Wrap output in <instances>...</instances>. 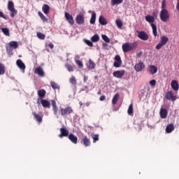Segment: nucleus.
<instances>
[{"instance_id":"nucleus-1","label":"nucleus","mask_w":179,"mask_h":179,"mask_svg":"<svg viewBox=\"0 0 179 179\" xmlns=\"http://www.w3.org/2000/svg\"><path fill=\"white\" fill-rule=\"evenodd\" d=\"M159 17L162 22H164L166 23L170 20V13H169L167 9H163L160 11Z\"/></svg>"},{"instance_id":"nucleus-2","label":"nucleus","mask_w":179,"mask_h":179,"mask_svg":"<svg viewBox=\"0 0 179 179\" xmlns=\"http://www.w3.org/2000/svg\"><path fill=\"white\" fill-rule=\"evenodd\" d=\"M59 113L62 117H66L67 115H71V114L73 113V109L71 106L60 108Z\"/></svg>"},{"instance_id":"nucleus-3","label":"nucleus","mask_w":179,"mask_h":179,"mask_svg":"<svg viewBox=\"0 0 179 179\" xmlns=\"http://www.w3.org/2000/svg\"><path fill=\"white\" fill-rule=\"evenodd\" d=\"M123 52H129V51H132L135 50V44L130 43H123L122 45Z\"/></svg>"},{"instance_id":"nucleus-4","label":"nucleus","mask_w":179,"mask_h":179,"mask_svg":"<svg viewBox=\"0 0 179 179\" xmlns=\"http://www.w3.org/2000/svg\"><path fill=\"white\" fill-rule=\"evenodd\" d=\"M8 9L11 12L10 14V17H15V15L17 13V11L15 9V3H13V1H8Z\"/></svg>"},{"instance_id":"nucleus-5","label":"nucleus","mask_w":179,"mask_h":179,"mask_svg":"<svg viewBox=\"0 0 179 179\" xmlns=\"http://www.w3.org/2000/svg\"><path fill=\"white\" fill-rule=\"evenodd\" d=\"M169 43V38L166 36H163L161 37V40L159 41V43L156 45V50H160L163 45H166Z\"/></svg>"},{"instance_id":"nucleus-6","label":"nucleus","mask_w":179,"mask_h":179,"mask_svg":"<svg viewBox=\"0 0 179 179\" xmlns=\"http://www.w3.org/2000/svg\"><path fill=\"white\" fill-rule=\"evenodd\" d=\"M9 47H6V51L8 54H10V55H12V48H14V50H16L17 48V42L16 41H10L8 43Z\"/></svg>"},{"instance_id":"nucleus-7","label":"nucleus","mask_w":179,"mask_h":179,"mask_svg":"<svg viewBox=\"0 0 179 179\" xmlns=\"http://www.w3.org/2000/svg\"><path fill=\"white\" fill-rule=\"evenodd\" d=\"M165 98L166 100H169L171 101H176L177 100V96L174 95L171 91H168L166 92Z\"/></svg>"},{"instance_id":"nucleus-8","label":"nucleus","mask_w":179,"mask_h":179,"mask_svg":"<svg viewBox=\"0 0 179 179\" xmlns=\"http://www.w3.org/2000/svg\"><path fill=\"white\" fill-rule=\"evenodd\" d=\"M137 33L138 38L143 40V41H147V40H149V35H148L146 32L141 31H137Z\"/></svg>"},{"instance_id":"nucleus-9","label":"nucleus","mask_w":179,"mask_h":179,"mask_svg":"<svg viewBox=\"0 0 179 179\" xmlns=\"http://www.w3.org/2000/svg\"><path fill=\"white\" fill-rule=\"evenodd\" d=\"M114 63H113V66L115 68H120L121 65L122 64V60H121V57L118 55H117L115 58H114Z\"/></svg>"},{"instance_id":"nucleus-10","label":"nucleus","mask_w":179,"mask_h":179,"mask_svg":"<svg viewBox=\"0 0 179 179\" xmlns=\"http://www.w3.org/2000/svg\"><path fill=\"white\" fill-rule=\"evenodd\" d=\"M76 22L77 24H83L85 23V15L82 14L77 15Z\"/></svg>"},{"instance_id":"nucleus-11","label":"nucleus","mask_w":179,"mask_h":179,"mask_svg":"<svg viewBox=\"0 0 179 179\" xmlns=\"http://www.w3.org/2000/svg\"><path fill=\"white\" fill-rule=\"evenodd\" d=\"M34 73H36V75H38V76H41V78H44L45 76V73H44V70L43 69V67L38 66L35 69Z\"/></svg>"},{"instance_id":"nucleus-12","label":"nucleus","mask_w":179,"mask_h":179,"mask_svg":"<svg viewBox=\"0 0 179 179\" xmlns=\"http://www.w3.org/2000/svg\"><path fill=\"white\" fill-rule=\"evenodd\" d=\"M45 94H47V92L45 91V90L42 89L38 90V101H40V100H43V99L45 97Z\"/></svg>"},{"instance_id":"nucleus-13","label":"nucleus","mask_w":179,"mask_h":179,"mask_svg":"<svg viewBox=\"0 0 179 179\" xmlns=\"http://www.w3.org/2000/svg\"><path fill=\"white\" fill-rule=\"evenodd\" d=\"M113 75L115 78L121 79V78H122V76H124V75H125V71L124 70L116 71L113 72Z\"/></svg>"},{"instance_id":"nucleus-14","label":"nucleus","mask_w":179,"mask_h":179,"mask_svg":"<svg viewBox=\"0 0 179 179\" xmlns=\"http://www.w3.org/2000/svg\"><path fill=\"white\" fill-rule=\"evenodd\" d=\"M51 103L54 115L58 118V106H57V101H55V100H52Z\"/></svg>"},{"instance_id":"nucleus-15","label":"nucleus","mask_w":179,"mask_h":179,"mask_svg":"<svg viewBox=\"0 0 179 179\" xmlns=\"http://www.w3.org/2000/svg\"><path fill=\"white\" fill-rule=\"evenodd\" d=\"M64 136H69V131L66 128H60V134L59 138H64Z\"/></svg>"},{"instance_id":"nucleus-16","label":"nucleus","mask_w":179,"mask_h":179,"mask_svg":"<svg viewBox=\"0 0 179 179\" xmlns=\"http://www.w3.org/2000/svg\"><path fill=\"white\" fill-rule=\"evenodd\" d=\"M81 143L84 145L85 148H87V146H90V145H92V143L90 142V138H87V136L83 137L81 141Z\"/></svg>"},{"instance_id":"nucleus-17","label":"nucleus","mask_w":179,"mask_h":179,"mask_svg":"<svg viewBox=\"0 0 179 179\" xmlns=\"http://www.w3.org/2000/svg\"><path fill=\"white\" fill-rule=\"evenodd\" d=\"M136 72H141V71L145 69V64L143 62H140L138 64H136L134 66Z\"/></svg>"},{"instance_id":"nucleus-18","label":"nucleus","mask_w":179,"mask_h":179,"mask_svg":"<svg viewBox=\"0 0 179 179\" xmlns=\"http://www.w3.org/2000/svg\"><path fill=\"white\" fill-rule=\"evenodd\" d=\"M41 104L44 108H51V103L50 101H47L46 99H41Z\"/></svg>"},{"instance_id":"nucleus-19","label":"nucleus","mask_w":179,"mask_h":179,"mask_svg":"<svg viewBox=\"0 0 179 179\" xmlns=\"http://www.w3.org/2000/svg\"><path fill=\"white\" fill-rule=\"evenodd\" d=\"M16 64L18 68L24 72V69H26V65L24 63H23V61H22V59H17Z\"/></svg>"},{"instance_id":"nucleus-20","label":"nucleus","mask_w":179,"mask_h":179,"mask_svg":"<svg viewBox=\"0 0 179 179\" xmlns=\"http://www.w3.org/2000/svg\"><path fill=\"white\" fill-rule=\"evenodd\" d=\"M32 115H34V120H36L38 124H41V122H43V116L38 115V113H36V112H33Z\"/></svg>"},{"instance_id":"nucleus-21","label":"nucleus","mask_w":179,"mask_h":179,"mask_svg":"<svg viewBox=\"0 0 179 179\" xmlns=\"http://www.w3.org/2000/svg\"><path fill=\"white\" fill-rule=\"evenodd\" d=\"M65 17H66L67 22H69L70 23V24H71V25L74 24L75 21L73 20V17H72V15H71L68 13H65Z\"/></svg>"},{"instance_id":"nucleus-22","label":"nucleus","mask_w":179,"mask_h":179,"mask_svg":"<svg viewBox=\"0 0 179 179\" xmlns=\"http://www.w3.org/2000/svg\"><path fill=\"white\" fill-rule=\"evenodd\" d=\"M145 20H146V22H148V23L151 24H154L153 23H155V16L153 15H147L145 17Z\"/></svg>"},{"instance_id":"nucleus-23","label":"nucleus","mask_w":179,"mask_h":179,"mask_svg":"<svg viewBox=\"0 0 179 179\" xmlns=\"http://www.w3.org/2000/svg\"><path fill=\"white\" fill-rule=\"evenodd\" d=\"M69 141L72 142V143H74V145H76L78 143V137L73 134H70L68 136Z\"/></svg>"},{"instance_id":"nucleus-24","label":"nucleus","mask_w":179,"mask_h":179,"mask_svg":"<svg viewBox=\"0 0 179 179\" xmlns=\"http://www.w3.org/2000/svg\"><path fill=\"white\" fill-rule=\"evenodd\" d=\"M171 86L172 89L173 90H175V92H177V90H178V89H179L178 83H177V80H172V82L171 83Z\"/></svg>"},{"instance_id":"nucleus-25","label":"nucleus","mask_w":179,"mask_h":179,"mask_svg":"<svg viewBox=\"0 0 179 179\" xmlns=\"http://www.w3.org/2000/svg\"><path fill=\"white\" fill-rule=\"evenodd\" d=\"M159 114L161 118H167V110H166L165 108H161Z\"/></svg>"},{"instance_id":"nucleus-26","label":"nucleus","mask_w":179,"mask_h":179,"mask_svg":"<svg viewBox=\"0 0 179 179\" xmlns=\"http://www.w3.org/2000/svg\"><path fill=\"white\" fill-rule=\"evenodd\" d=\"M174 131V124H170L166 128V134H171L172 131Z\"/></svg>"},{"instance_id":"nucleus-27","label":"nucleus","mask_w":179,"mask_h":179,"mask_svg":"<svg viewBox=\"0 0 179 179\" xmlns=\"http://www.w3.org/2000/svg\"><path fill=\"white\" fill-rule=\"evenodd\" d=\"M42 10L45 15L50 13V6L48 4H44L42 7Z\"/></svg>"},{"instance_id":"nucleus-28","label":"nucleus","mask_w":179,"mask_h":179,"mask_svg":"<svg viewBox=\"0 0 179 179\" xmlns=\"http://www.w3.org/2000/svg\"><path fill=\"white\" fill-rule=\"evenodd\" d=\"M38 16L41 17V20L43 22V23H48V19L44 16V14L41 13V11H39L38 13Z\"/></svg>"},{"instance_id":"nucleus-29","label":"nucleus","mask_w":179,"mask_h":179,"mask_svg":"<svg viewBox=\"0 0 179 179\" xmlns=\"http://www.w3.org/2000/svg\"><path fill=\"white\" fill-rule=\"evenodd\" d=\"M99 22L100 23V24H101L102 26H106V24H107V20H106V18H104V17L103 16H100L99 18Z\"/></svg>"},{"instance_id":"nucleus-30","label":"nucleus","mask_w":179,"mask_h":179,"mask_svg":"<svg viewBox=\"0 0 179 179\" xmlns=\"http://www.w3.org/2000/svg\"><path fill=\"white\" fill-rule=\"evenodd\" d=\"M90 22L91 24H94L96 23V12L92 11Z\"/></svg>"},{"instance_id":"nucleus-31","label":"nucleus","mask_w":179,"mask_h":179,"mask_svg":"<svg viewBox=\"0 0 179 179\" xmlns=\"http://www.w3.org/2000/svg\"><path fill=\"white\" fill-rule=\"evenodd\" d=\"M127 114H129V115H134V104L131 103L129 106Z\"/></svg>"},{"instance_id":"nucleus-32","label":"nucleus","mask_w":179,"mask_h":179,"mask_svg":"<svg viewBox=\"0 0 179 179\" xmlns=\"http://www.w3.org/2000/svg\"><path fill=\"white\" fill-rule=\"evenodd\" d=\"M151 27L152 29V34L155 37H157V27L155 24H151Z\"/></svg>"},{"instance_id":"nucleus-33","label":"nucleus","mask_w":179,"mask_h":179,"mask_svg":"<svg viewBox=\"0 0 179 179\" xmlns=\"http://www.w3.org/2000/svg\"><path fill=\"white\" fill-rule=\"evenodd\" d=\"M89 64L88 69H94L96 68V64L90 59H89Z\"/></svg>"},{"instance_id":"nucleus-34","label":"nucleus","mask_w":179,"mask_h":179,"mask_svg":"<svg viewBox=\"0 0 179 179\" xmlns=\"http://www.w3.org/2000/svg\"><path fill=\"white\" fill-rule=\"evenodd\" d=\"M119 99H120V94H115V96L112 99V104L113 105L117 104V101H118Z\"/></svg>"},{"instance_id":"nucleus-35","label":"nucleus","mask_w":179,"mask_h":179,"mask_svg":"<svg viewBox=\"0 0 179 179\" xmlns=\"http://www.w3.org/2000/svg\"><path fill=\"white\" fill-rule=\"evenodd\" d=\"M99 40H100V36H99V34H94L92 38H91V41H92V43H97V41H99Z\"/></svg>"},{"instance_id":"nucleus-36","label":"nucleus","mask_w":179,"mask_h":179,"mask_svg":"<svg viewBox=\"0 0 179 179\" xmlns=\"http://www.w3.org/2000/svg\"><path fill=\"white\" fill-rule=\"evenodd\" d=\"M65 67L69 71V72H73V69L75 68V66H72L69 64H66Z\"/></svg>"},{"instance_id":"nucleus-37","label":"nucleus","mask_w":179,"mask_h":179,"mask_svg":"<svg viewBox=\"0 0 179 179\" xmlns=\"http://www.w3.org/2000/svg\"><path fill=\"white\" fill-rule=\"evenodd\" d=\"M1 31H2V33H3V34L5 36H7L8 37H9L10 36V34L9 32V29H8V28H2Z\"/></svg>"},{"instance_id":"nucleus-38","label":"nucleus","mask_w":179,"mask_h":179,"mask_svg":"<svg viewBox=\"0 0 179 179\" xmlns=\"http://www.w3.org/2000/svg\"><path fill=\"white\" fill-rule=\"evenodd\" d=\"M150 72L152 73V75H155V73L157 72V67L155 66L154 65L150 66Z\"/></svg>"},{"instance_id":"nucleus-39","label":"nucleus","mask_w":179,"mask_h":179,"mask_svg":"<svg viewBox=\"0 0 179 179\" xmlns=\"http://www.w3.org/2000/svg\"><path fill=\"white\" fill-rule=\"evenodd\" d=\"M122 2H124V0H111L113 6L115 5H120V3H122Z\"/></svg>"},{"instance_id":"nucleus-40","label":"nucleus","mask_w":179,"mask_h":179,"mask_svg":"<svg viewBox=\"0 0 179 179\" xmlns=\"http://www.w3.org/2000/svg\"><path fill=\"white\" fill-rule=\"evenodd\" d=\"M0 75H5V65L0 63Z\"/></svg>"},{"instance_id":"nucleus-41","label":"nucleus","mask_w":179,"mask_h":179,"mask_svg":"<svg viewBox=\"0 0 179 179\" xmlns=\"http://www.w3.org/2000/svg\"><path fill=\"white\" fill-rule=\"evenodd\" d=\"M50 86L52 89H54V90H55V89H59V87L58 86V85L55 83V82L54 81L50 82Z\"/></svg>"},{"instance_id":"nucleus-42","label":"nucleus","mask_w":179,"mask_h":179,"mask_svg":"<svg viewBox=\"0 0 179 179\" xmlns=\"http://www.w3.org/2000/svg\"><path fill=\"white\" fill-rule=\"evenodd\" d=\"M115 23L118 29H121V27L123 26L122 21H121V20H116Z\"/></svg>"},{"instance_id":"nucleus-43","label":"nucleus","mask_w":179,"mask_h":179,"mask_svg":"<svg viewBox=\"0 0 179 179\" xmlns=\"http://www.w3.org/2000/svg\"><path fill=\"white\" fill-rule=\"evenodd\" d=\"M36 36L40 40H44L45 38V36L44 34H41V32H37Z\"/></svg>"},{"instance_id":"nucleus-44","label":"nucleus","mask_w":179,"mask_h":179,"mask_svg":"<svg viewBox=\"0 0 179 179\" xmlns=\"http://www.w3.org/2000/svg\"><path fill=\"white\" fill-rule=\"evenodd\" d=\"M76 65H78V66L82 69V68H83V63L82 62V61L80 60H76Z\"/></svg>"},{"instance_id":"nucleus-45","label":"nucleus","mask_w":179,"mask_h":179,"mask_svg":"<svg viewBox=\"0 0 179 179\" xmlns=\"http://www.w3.org/2000/svg\"><path fill=\"white\" fill-rule=\"evenodd\" d=\"M101 37L105 43H110V38H108V36H107V35L103 34Z\"/></svg>"},{"instance_id":"nucleus-46","label":"nucleus","mask_w":179,"mask_h":179,"mask_svg":"<svg viewBox=\"0 0 179 179\" xmlns=\"http://www.w3.org/2000/svg\"><path fill=\"white\" fill-rule=\"evenodd\" d=\"M92 139H93V143H96L97 142V141H99V134H94L92 136Z\"/></svg>"},{"instance_id":"nucleus-47","label":"nucleus","mask_w":179,"mask_h":179,"mask_svg":"<svg viewBox=\"0 0 179 179\" xmlns=\"http://www.w3.org/2000/svg\"><path fill=\"white\" fill-rule=\"evenodd\" d=\"M70 83H71L72 85H76V78H75V76H72L70 78Z\"/></svg>"},{"instance_id":"nucleus-48","label":"nucleus","mask_w":179,"mask_h":179,"mask_svg":"<svg viewBox=\"0 0 179 179\" xmlns=\"http://www.w3.org/2000/svg\"><path fill=\"white\" fill-rule=\"evenodd\" d=\"M161 8H162V10L166 9V0H163L162 1V7Z\"/></svg>"},{"instance_id":"nucleus-49","label":"nucleus","mask_w":179,"mask_h":179,"mask_svg":"<svg viewBox=\"0 0 179 179\" xmlns=\"http://www.w3.org/2000/svg\"><path fill=\"white\" fill-rule=\"evenodd\" d=\"M85 43L88 45L89 47H93V42L89 41V40H85Z\"/></svg>"},{"instance_id":"nucleus-50","label":"nucleus","mask_w":179,"mask_h":179,"mask_svg":"<svg viewBox=\"0 0 179 179\" xmlns=\"http://www.w3.org/2000/svg\"><path fill=\"white\" fill-rule=\"evenodd\" d=\"M150 85L151 86H156V80H152L151 81H150Z\"/></svg>"},{"instance_id":"nucleus-51","label":"nucleus","mask_w":179,"mask_h":179,"mask_svg":"<svg viewBox=\"0 0 179 179\" xmlns=\"http://www.w3.org/2000/svg\"><path fill=\"white\" fill-rule=\"evenodd\" d=\"M0 17L6 20V17L5 16V15H3V13L2 11H0Z\"/></svg>"},{"instance_id":"nucleus-52","label":"nucleus","mask_w":179,"mask_h":179,"mask_svg":"<svg viewBox=\"0 0 179 179\" xmlns=\"http://www.w3.org/2000/svg\"><path fill=\"white\" fill-rule=\"evenodd\" d=\"M99 100L100 101H104V100H106V96L104 95L101 96L99 98Z\"/></svg>"},{"instance_id":"nucleus-53","label":"nucleus","mask_w":179,"mask_h":179,"mask_svg":"<svg viewBox=\"0 0 179 179\" xmlns=\"http://www.w3.org/2000/svg\"><path fill=\"white\" fill-rule=\"evenodd\" d=\"M88 79H89L88 76H84L83 82L87 83Z\"/></svg>"},{"instance_id":"nucleus-54","label":"nucleus","mask_w":179,"mask_h":179,"mask_svg":"<svg viewBox=\"0 0 179 179\" xmlns=\"http://www.w3.org/2000/svg\"><path fill=\"white\" fill-rule=\"evenodd\" d=\"M79 58H80L79 55H76L74 57L75 62H76V61H79Z\"/></svg>"},{"instance_id":"nucleus-55","label":"nucleus","mask_w":179,"mask_h":179,"mask_svg":"<svg viewBox=\"0 0 179 179\" xmlns=\"http://www.w3.org/2000/svg\"><path fill=\"white\" fill-rule=\"evenodd\" d=\"M48 47H50V48L51 50H52V48H54V44H52V43H49Z\"/></svg>"},{"instance_id":"nucleus-56","label":"nucleus","mask_w":179,"mask_h":179,"mask_svg":"<svg viewBox=\"0 0 179 179\" xmlns=\"http://www.w3.org/2000/svg\"><path fill=\"white\" fill-rule=\"evenodd\" d=\"M176 9H177V10H178V12H179V2L177 3V5H176Z\"/></svg>"},{"instance_id":"nucleus-57","label":"nucleus","mask_w":179,"mask_h":179,"mask_svg":"<svg viewBox=\"0 0 179 179\" xmlns=\"http://www.w3.org/2000/svg\"><path fill=\"white\" fill-rule=\"evenodd\" d=\"M141 55H142V52H138V53L137 54V57H141Z\"/></svg>"},{"instance_id":"nucleus-58","label":"nucleus","mask_w":179,"mask_h":179,"mask_svg":"<svg viewBox=\"0 0 179 179\" xmlns=\"http://www.w3.org/2000/svg\"><path fill=\"white\" fill-rule=\"evenodd\" d=\"M103 47H107V43H103Z\"/></svg>"},{"instance_id":"nucleus-59","label":"nucleus","mask_w":179,"mask_h":179,"mask_svg":"<svg viewBox=\"0 0 179 179\" xmlns=\"http://www.w3.org/2000/svg\"><path fill=\"white\" fill-rule=\"evenodd\" d=\"M97 94L101 95V91H99V92H97Z\"/></svg>"},{"instance_id":"nucleus-60","label":"nucleus","mask_w":179,"mask_h":179,"mask_svg":"<svg viewBox=\"0 0 179 179\" xmlns=\"http://www.w3.org/2000/svg\"><path fill=\"white\" fill-rule=\"evenodd\" d=\"M79 104H80V106H82V102L80 101Z\"/></svg>"},{"instance_id":"nucleus-61","label":"nucleus","mask_w":179,"mask_h":179,"mask_svg":"<svg viewBox=\"0 0 179 179\" xmlns=\"http://www.w3.org/2000/svg\"><path fill=\"white\" fill-rule=\"evenodd\" d=\"M127 128H129V126H127Z\"/></svg>"},{"instance_id":"nucleus-62","label":"nucleus","mask_w":179,"mask_h":179,"mask_svg":"<svg viewBox=\"0 0 179 179\" xmlns=\"http://www.w3.org/2000/svg\"><path fill=\"white\" fill-rule=\"evenodd\" d=\"M138 1H141V0H138Z\"/></svg>"}]
</instances>
